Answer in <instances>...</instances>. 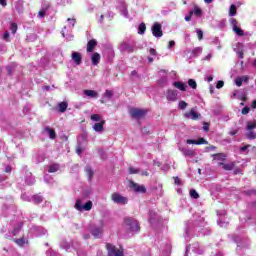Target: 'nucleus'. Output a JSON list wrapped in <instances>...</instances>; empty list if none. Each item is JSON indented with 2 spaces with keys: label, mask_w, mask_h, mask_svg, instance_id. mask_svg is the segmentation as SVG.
Listing matches in <instances>:
<instances>
[{
  "label": "nucleus",
  "mask_w": 256,
  "mask_h": 256,
  "mask_svg": "<svg viewBox=\"0 0 256 256\" xmlns=\"http://www.w3.org/2000/svg\"><path fill=\"white\" fill-rule=\"evenodd\" d=\"M75 209L77 211L83 212V211H91L93 209V202L89 200L85 204H83V201L81 199L76 200L75 203Z\"/></svg>",
  "instance_id": "f257e3e1"
},
{
  "label": "nucleus",
  "mask_w": 256,
  "mask_h": 256,
  "mask_svg": "<svg viewBox=\"0 0 256 256\" xmlns=\"http://www.w3.org/2000/svg\"><path fill=\"white\" fill-rule=\"evenodd\" d=\"M111 199L113 203H116L117 205H127V203H129V198L121 195L119 192L112 193Z\"/></svg>",
  "instance_id": "f03ea898"
},
{
  "label": "nucleus",
  "mask_w": 256,
  "mask_h": 256,
  "mask_svg": "<svg viewBox=\"0 0 256 256\" xmlns=\"http://www.w3.org/2000/svg\"><path fill=\"white\" fill-rule=\"evenodd\" d=\"M108 256H125L123 250L117 249V247L111 243L106 244Z\"/></svg>",
  "instance_id": "7ed1b4c3"
},
{
  "label": "nucleus",
  "mask_w": 256,
  "mask_h": 256,
  "mask_svg": "<svg viewBox=\"0 0 256 256\" xmlns=\"http://www.w3.org/2000/svg\"><path fill=\"white\" fill-rule=\"evenodd\" d=\"M129 113L132 119H143L147 115V110L140 108H131Z\"/></svg>",
  "instance_id": "20e7f679"
},
{
  "label": "nucleus",
  "mask_w": 256,
  "mask_h": 256,
  "mask_svg": "<svg viewBox=\"0 0 256 256\" xmlns=\"http://www.w3.org/2000/svg\"><path fill=\"white\" fill-rule=\"evenodd\" d=\"M124 223L130 227L131 231H139L141 229V227H139V222H137L134 218L126 217L124 218Z\"/></svg>",
  "instance_id": "39448f33"
},
{
  "label": "nucleus",
  "mask_w": 256,
  "mask_h": 256,
  "mask_svg": "<svg viewBox=\"0 0 256 256\" xmlns=\"http://www.w3.org/2000/svg\"><path fill=\"white\" fill-rule=\"evenodd\" d=\"M130 189H132L135 193H147V188H145L144 185H139L133 180H130Z\"/></svg>",
  "instance_id": "423d86ee"
},
{
  "label": "nucleus",
  "mask_w": 256,
  "mask_h": 256,
  "mask_svg": "<svg viewBox=\"0 0 256 256\" xmlns=\"http://www.w3.org/2000/svg\"><path fill=\"white\" fill-rule=\"evenodd\" d=\"M152 34L154 37H163V30L161 29V24L156 22L152 26Z\"/></svg>",
  "instance_id": "0eeeda50"
},
{
  "label": "nucleus",
  "mask_w": 256,
  "mask_h": 256,
  "mask_svg": "<svg viewBox=\"0 0 256 256\" xmlns=\"http://www.w3.org/2000/svg\"><path fill=\"white\" fill-rule=\"evenodd\" d=\"M185 117L186 119H192V121H197L201 117V114L197 113V111L192 108L189 112L185 113Z\"/></svg>",
  "instance_id": "6e6552de"
},
{
  "label": "nucleus",
  "mask_w": 256,
  "mask_h": 256,
  "mask_svg": "<svg viewBox=\"0 0 256 256\" xmlns=\"http://www.w3.org/2000/svg\"><path fill=\"white\" fill-rule=\"evenodd\" d=\"M188 145H207V140L205 138H199L198 140L188 139L186 140Z\"/></svg>",
  "instance_id": "1a4fd4ad"
},
{
  "label": "nucleus",
  "mask_w": 256,
  "mask_h": 256,
  "mask_svg": "<svg viewBox=\"0 0 256 256\" xmlns=\"http://www.w3.org/2000/svg\"><path fill=\"white\" fill-rule=\"evenodd\" d=\"M95 47H97V40L95 39L89 40L86 45L87 53H93L95 51Z\"/></svg>",
  "instance_id": "9d476101"
},
{
  "label": "nucleus",
  "mask_w": 256,
  "mask_h": 256,
  "mask_svg": "<svg viewBox=\"0 0 256 256\" xmlns=\"http://www.w3.org/2000/svg\"><path fill=\"white\" fill-rule=\"evenodd\" d=\"M120 48L127 53H133L135 51V47L127 42H122Z\"/></svg>",
  "instance_id": "9b49d317"
},
{
  "label": "nucleus",
  "mask_w": 256,
  "mask_h": 256,
  "mask_svg": "<svg viewBox=\"0 0 256 256\" xmlns=\"http://www.w3.org/2000/svg\"><path fill=\"white\" fill-rule=\"evenodd\" d=\"M167 101H177V90H168L166 94Z\"/></svg>",
  "instance_id": "f8f14e48"
},
{
  "label": "nucleus",
  "mask_w": 256,
  "mask_h": 256,
  "mask_svg": "<svg viewBox=\"0 0 256 256\" xmlns=\"http://www.w3.org/2000/svg\"><path fill=\"white\" fill-rule=\"evenodd\" d=\"M105 127V120H101L98 123H95L93 126L94 131H96L97 133H101L104 131Z\"/></svg>",
  "instance_id": "ddd939ff"
},
{
  "label": "nucleus",
  "mask_w": 256,
  "mask_h": 256,
  "mask_svg": "<svg viewBox=\"0 0 256 256\" xmlns=\"http://www.w3.org/2000/svg\"><path fill=\"white\" fill-rule=\"evenodd\" d=\"M72 59L74 60V63L76 65H81V63L83 61V58L81 57V53H79V52H73Z\"/></svg>",
  "instance_id": "4468645a"
},
{
  "label": "nucleus",
  "mask_w": 256,
  "mask_h": 256,
  "mask_svg": "<svg viewBox=\"0 0 256 256\" xmlns=\"http://www.w3.org/2000/svg\"><path fill=\"white\" fill-rule=\"evenodd\" d=\"M92 65H99V61H101V54L95 52L91 57Z\"/></svg>",
  "instance_id": "2eb2a0df"
},
{
  "label": "nucleus",
  "mask_w": 256,
  "mask_h": 256,
  "mask_svg": "<svg viewBox=\"0 0 256 256\" xmlns=\"http://www.w3.org/2000/svg\"><path fill=\"white\" fill-rule=\"evenodd\" d=\"M218 165H220V167H222L225 171H233V169L235 168L234 163L225 164L223 162H220L218 163Z\"/></svg>",
  "instance_id": "dca6fc26"
},
{
  "label": "nucleus",
  "mask_w": 256,
  "mask_h": 256,
  "mask_svg": "<svg viewBox=\"0 0 256 256\" xmlns=\"http://www.w3.org/2000/svg\"><path fill=\"white\" fill-rule=\"evenodd\" d=\"M22 229H23V222H19L18 225L16 227H14V229L12 231V235L14 237H17L19 235V233H21Z\"/></svg>",
  "instance_id": "f3484780"
},
{
  "label": "nucleus",
  "mask_w": 256,
  "mask_h": 256,
  "mask_svg": "<svg viewBox=\"0 0 256 256\" xmlns=\"http://www.w3.org/2000/svg\"><path fill=\"white\" fill-rule=\"evenodd\" d=\"M173 86L179 89V91H187V85L183 82L176 81L173 83Z\"/></svg>",
  "instance_id": "a211bd4d"
},
{
  "label": "nucleus",
  "mask_w": 256,
  "mask_h": 256,
  "mask_svg": "<svg viewBox=\"0 0 256 256\" xmlns=\"http://www.w3.org/2000/svg\"><path fill=\"white\" fill-rule=\"evenodd\" d=\"M83 93L87 97H92L94 99H97V97H99V94L95 90H84Z\"/></svg>",
  "instance_id": "6ab92c4d"
},
{
  "label": "nucleus",
  "mask_w": 256,
  "mask_h": 256,
  "mask_svg": "<svg viewBox=\"0 0 256 256\" xmlns=\"http://www.w3.org/2000/svg\"><path fill=\"white\" fill-rule=\"evenodd\" d=\"M46 133L49 135L51 139H57V132L51 127H45Z\"/></svg>",
  "instance_id": "aec40b11"
},
{
  "label": "nucleus",
  "mask_w": 256,
  "mask_h": 256,
  "mask_svg": "<svg viewBox=\"0 0 256 256\" xmlns=\"http://www.w3.org/2000/svg\"><path fill=\"white\" fill-rule=\"evenodd\" d=\"M67 107H69V104L67 102H60L58 104V109L60 113H65V111H67Z\"/></svg>",
  "instance_id": "412c9836"
},
{
  "label": "nucleus",
  "mask_w": 256,
  "mask_h": 256,
  "mask_svg": "<svg viewBox=\"0 0 256 256\" xmlns=\"http://www.w3.org/2000/svg\"><path fill=\"white\" fill-rule=\"evenodd\" d=\"M213 161H225V154L223 153H217V154H212Z\"/></svg>",
  "instance_id": "4be33fe9"
},
{
  "label": "nucleus",
  "mask_w": 256,
  "mask_h": 256,
  "mask_svg": "<svg viewBox=\"0 0 256 256\" xmlns=\"http://www.w3.org/2000/svg\"><path fill=\"white\" fill-rule=\"evenodd\" d=\"M103 233V227H95L92 230V235H94V237H99V235H101Z\"/></svg>",
  "instance_id": "5701e85b"
},
{
  "label": "nucleus",
  "mask_w": 256,
  "mask_h": 256,
  "mask_svg": "<svg viewBox=\"0 0 256 256\" xmlns=\"http://www.w3.org/2000/svg\"><path fill=\"white\" fill-rule=\"evenodd\" d=\"M12 241H13V243H16V245H18L19 247H23V245H25L24 237L18 238V239L13 238Z\"/></svg>",
  "instance_id": "b1692460"
},
{
  "label": "nucleus",
  "mask_w": 256,
  "mask_h": 256,
  "mask_svg": "<svg viewBox=\"0 0 256 256\" xmlns=\"http://www.w3.org/2000/svg\"><path fill=\"white\" fill-rule=\"evenodd\" d=\"M235 15H237V6L232 4L229 9V17H235Z\"/></svg>",
  "instance_id": "393cba45"
},
{
  "label": "nucleus",
  "mask_w": 256,
  "mask_h": 256,
  "mask_svg": "<svg viewBox=\"0 0 256 256\" xmlns=\"http://www.w3.org/2000/svg\"><path fill=\"white\" fill-rule=\"evenodd\" d=\"M145 31H147V26L145 25V23H141L139 26H138V34L139 35H144L145 34Z\"/></svg>",
  "instance_id": "a878e982"
},
{
  "label": "nucleus",
  "mask_w": 256,
  "mask_h": 256,
  "mask_svg": "<svg viewBox=\"0 0 256 256\" xmlns=\"http://www.w3.org/2000/svg\"><path fill=\"white\" fill-rule=\"evenodd\" d=\"M232 29H233L234 33H236V35H238V37H243V35H245V32L243 31V29L239 28V26H236Z\"/></svg>",
  "instance_id": "bb28decb"
},
{
  "label": "nucleus",
  "mask_w": 256,
  "mask_h": 256,
  "mask_svg": "<svg viewBox=\"0 0 256 256\" xmlns=\"http://www.w3.org/2000/svg\"><path fill=\"white\" fill-rule=\"evenodd\" d=\"M59 169V164H52L48 167V173H57Z\"/></svg>",
  "instance_id": "cd10ccee"
},
{
  "label": "nucleus",
  "mask_w": 256,
  "mask_h": 256,
  "mask_svg": "<svg viewBox=\"0 0 256 256\" xmlns=\"http://www.w3.org/2000/svg\"><path fill=\"white\" fill-rule=\"evenodd\" d=\"M33 202L36 205H39V203H43V197L39 194H36V195L33 196Z\"/></svg>",
  "instance_id": "c85d7f7f"
},
{
  "label": "nucleus",
  "mask_w": 256,
  "mask_h": 256,
  "mask_svg": "<svg viewBox=\"0 0 256 256\" xmlns=\"http://www.w3.org/2000/svg\"><path fill=\"white\" fill-rule=\"evenodd\" d=\"M183 155H185V157H195V151L187 149L183 151Z\"/></svg>",
  "instance_id": "c756f323"
},
{
  "label": "nucleus",
  "mask_w": 256,
  "mask_h": 256,
  "mask_svg": "<svg viewBox=\"0 0 256 256\" xmlns=\"http://www.w3.org/2000/svg\"><path fill=\"white\" fill-rule=\"evenodd\" d=\"M246 129L247 131H253V129H256V122H247Z\"/></svg>",
  "instance_id": "7c9ffc66"
},
{
  "label": "nucleus",
  "mask_w": 256,
  "mask_h": 256,
  "mask_svg": "<svg viewBox=\"0 0 256 256\" xmlns=\"http://www.w3.org/2000/svg\"><path fill=\"white\" fill-rule=\"evenodd\" d=\"M130 175H137L141 172V170H139V168H133V167H130L128 169Z\"/></svg>",
  "instance_id": "2f4dec72"
},
{
  "label": "nucleus",
  "mask_w": 256,
  "mask_h": 256,
  "mask_svg": "<svg viewBox=\"0 0 256 256\" xmlns=\"http://www.w3.org/2000/svg\"><path fill=\"white\" fill-rule=\"evenodd\" d=\"M188 85L191 87V89H197V82L194 79H189Z\"/></svg>",
  "instance_id": "473e14b6"
},
{
  "label": "nucleus",
  "mask_w": 256,
  "mask_h": 256,
  "mask_svg": "<svg viewBox=\"0 0 256 256\" xmlns=\"http://www.w3.org/2000/svg\"><path fill=\"white\" fill-rule=\"evenodd\" d=\"M190 197H192V199H199V193H197V190L191 189L190 190Z\"/></svg>",
  "instance_id": "72a5a7b5"
},
{
  "label": "nucleus",
  "mask_w": 256,
  "mask_h": 256,
  "mask_svg": "<svg viewBox=\"0 0 256 256\" xmlns=\"http://www.w3.org/2000/svg\"><path fill=\"white\" fill-rule=\"evenodd\" d=\"M86 173H87L89 179L92 180V179H93L94 172H93V169H92L90 166H88V167L86 168Z\"/></svg>",
  "instance_id": "f704fd0d"
},
{
  "label": "nucleus",
  "mask_w": 256,
  "mask_h": 256,
  "mask_svg": "<svg viewBox=\"0 0 256 256\" xmlns=\"http://www.w3.org/2000/svg\"><path fill=\"white\" fill-rule=\"evenodd\" d=\"M192 13H194V15H196V17H200V15L203 13L201 11V8H199V6H195L194 7V11H192Z\"/></svg>",
  "instance_id": "c9c22d12"
},
{
  "label": "nucleus",
  "mask_w": 256,
  "mask_h": 256,
  "mask_svg": "<svg viewBox=\"0 0 256 256\" xmlns=\"http://www.w3.org/2000/svg\"><path fill=\"white\" fill-rule=\"evenodd\" d=\"M91 121H101V115L99 114H93L90 117Z\"/></svg>",
  "instance_id": "e433bc0d"
},
{
  "label": "nucleus",
  "mask_w": 256,
  "mask_h": 256,
  "mask_svg": "<svg viewBox=\"0 0 256 256\" xmlns=\"http://www.w3.org/2000/svg\"><path fill=\"white\" fill-rule=\"evenodd\" d=\"M230 23L232 25V29H234V27H239V22H237V19L235 18H231Z\"/></svg>",
  "instance_id": "4c0bfd02"
},
{
  "label": "nucleus",
  "mask_w": 256,
  "mask_h": 256,
  "mask_svg": "<svg viewBox=\"0 0 256 256\" xmlns=\"http://www.w3.org/2000/svg\"><path fill=\"white\" fill-rule=\"evenodd\" d=\"M10 31L15 35L17 33V23H12L10 26Z\"/></svg>",
  "instance_id": "58836bf2"
},
{
  "label": "nucleus",
  "mask_w": 256,
  "mask_h": 256,
  "mask_svg": "<svg viewBox=\"0 0 256 256\" xmlns=\"http://www.w3.org/2000/svg\"><path fill=\"white\" fill-rule=\"evenodd\" d=\"M246 137H247L248 139H256L255 132L249 130V133L246 134Z\"/></svg>",
  "instance_id": "ea45409f"
},
{
  "label": "nucleus",
  "mask_w": 256,
  "mask_h": 256,
  "mask_svg": "<svg viewBox=\"0 0 256 256\" xmlns=\"http://www.w3.org/2000/svg\"><path fill=\"white\" fill-rule=\"evenodd\" d=\"M187 102H185V101H180L179 102V104H178V107H179V109H187Z\"/></svg>",
  "instance_id": "a19ab883"
},
{
  "label": "nucleus",
  "mask_w": 256,
  "mask_h": 256,
  "mask_svg": "<svg viewBox=\"0 0 256 256\" xmlns=\"http://www.w3.org/2000/svg\"><path fill=\"white\" fill-rule=\"evenodd\" d=\"M104 97H106V99H111V97H113V91L106 90Z\"/></svg>",
  "instance_id": "79ce46f5"
},
{
  "label": "nucleus",
  "mask_w": 256,
  "mask_h": 256,
  "mask_svg": "<svg viewBox=\"0 0 256 256\" xmlns=\"http://www.w3.org/2000/svg\"><path fill=\"white\" fill-rule=\"evenodd\" d=\"M196 33H197V35H198L199 41H202V39H203V30H201V29H196Z\"/></svg>",
  "instance_id": "37998d69"
},
{
  "label": "nucleus",
  "mask_w": 256,
  "mask_h": 256,
  "mask_svg": "<svg viewBox=\"0 0 256 256\" xmlns=\"http://www.w3.org/2000/svg\"><path fill=\"white\" fill-rule=\"evenodd\" d=\"M235 85H237V87H241V85H243V80L241 79V77H237L235 79Z\"/></svg>",
  "instance_id": "c03bdc74"
},
{
  "label": "nucleus",
  "mask_w": 256,
  "mask_h": 256,
  "mask_svg": "<svg viewBox=\"0 0 256 256\" xmlns=\"http://www.w3.org/2000/svg\"><path fill=\"white\" fill-rule=\"evenodd\" d=\"M249 111H251V108L249 106H246L242 109L241 113L242 115H248Z\"/></svg>",
  "instance_id": "a18cd8bd"
},
{
  "label": "nucleus",
  "mask_w": 256,
  "mask_h": 256,
  "mask_svg": "<svg viewBox=\"0 0 256 256\" xmlns=\"http://www.w3.org/2000/svg\"><path fill=\"white\" fill-rule=\"evenodd\" d=\"M224 85H225V82L223 80H220L216 84V89H223Z\"/></svg>",
  "instance_id": "49530a36"
},
{
  "label": "nucleus",
  "mask_w": 256,
  "mask_h": 256,
  "mask_svg": "<svg viewBox=\"0 0 256 256\" xmlns=\"http://www.w3.org/2000/svg\"><path fill=\"white\" fill-rule=\"evenodd\" d=\"M45 13H47L46 9H42L38 12V17L43 18L45 17Z\"/></svg>",
  "instance_id": "de8ad7c7"
},
{
  "label": "nucleus",
  "mask_w": 256,
  "mask_h": 256,
  "mask_svg": "<svg viewBox=\"0 0 256 256\" xmlns=\"http://www.w3.org/2000/svg\"><path fill=\"white\" fill-rule=\"evenodd\" d=\"M244 195H256V190H247L244 191Z\"/></svg>",
  "instance_id": "09e8293b"
},
{
  "label": "nucleus",
  "mask_w": 256,
  "mask_h": 256,
  "mask_svg": "<svg viewBox=\"0 0 256 256\" xmlns=\"http://www.w3.org/2000/svg\"><path fill=\"white\" fill-rule=\"evenodd\" d=\"M11 171H13V167H11V165L5 166V168H4L5 173H11Z\"/></svg>",
  "instance_id": "8fccbe9b"
},
{
  "label": "nucleus",
  "mask_w": 256,
  "mask_h": 256,
  "mask_svg": "<svg viewBox=\"0 0 256 256\" xmlns=\"http://www.w3.org/2000/svg\"><path fill=\"white\" fill-rule=\"evenodd\" d=\"M173 179H174L175 185H181V179H179V177L174 176Z\"/></svg>",
  "instance_id": "3c124183"
},
{
  "label": "nucleus",
  "mask_w": 256,
  "mask_h": 256,
  "mask_svg": "<svg viewBox=\"0 0 256 256\" xmlns=\"http://www.w3.org/2000/svg\"><path fill=\"white\" fill-rule=\"evenodd\" d=\"M240 78L242 79V83H249V76L245 75Z\"/></svg>",
  "instance_id": "603ef678"
},
{
  "label": "nucleus",
  "mask_w": 256,
  "mask_h": 256,
  "mask_svg": "<svg viewBox=\"0 0 256 256\" xmlns=\"http://www.w3.org/2000/svg\"><path fill=\"white\" fill-rule=\"evenodd\" d=\"M76 153L78 155H81V153H83V148L81 147V145H78L77 148H76Z\"/></svg>",
  "instance_id": "864d4df0"
},
{
  "label": "nucleus",
  "mask_w": 256,
  "mask_h": 256,
  "mask_svg": "<svg viewBox=\"0 0 256 256\" xmlns=\"http://www.w3.org/2000/svg\"><path fill=\"white\" fill-rule=\"evenodd\" d=\"M203 129L206 131V133H208V131H209V123L204 122L203 123Z\"/></svg>",
  "instance_id": "5fc2aeb1"
},
{
  "label": "nucleus",
  "mask_w": 256,
  "mask_h": 256,
  "mask_svg": "<svg viewBox=\"0 0 256 256\" xmlns=\"http://www.w3.org/2000/svg\"><path fill=\"white\" fill-rule=\"evenodd\" d=\"M149 53H150V55L155 56V55H157V50H155V48H150Z\"/></svg>",
  "instance_id": "6e6d98bb"
},
{
  "label": "nucleus",
  "mask_w": 256,
  "mask_h": 256,
  "mask_svg": "<svg viewBox=\"0 0 256 256\" xmlns=\"http://www.w3.org/2000/svg\"><path fill=\"white\" fill-rule=\"evenodd\" d=\"M171 47H175V41L171 40L168 43V49H171Z\"/></svg>",
  "instance_id": "4d7b16f0"
},
{
  "label": "nucleus",
  "mask_w": 256,
  "mask_h": 256,
  "mask_svg": "<svg viewBox=\"0 0 256 256\" xmlns=\"http://www.w3.org/2000/svg\"><path fill=\"white\" fill-rule=\"evenodd\" d=\"M192 16H193V11H190V15L185 17V21H191Z\"/></svg>",
  "instance_id": "13d9d810"
},
{
  "label": "nucleus",
  "mask_w": 256,
  "mask_h": 256,
  "mask_svg": "<svg viewBox=\"0 0 256 256\" xmlns=\"http://www.w3.org/2000/svg\"><path fill=\"white\" fill-rule=\"evenodd\" d=\"M249 147H251V145H249V144L245 145V146L240 148V151H247Z\"/></svg>",
  "instance_id": "bf43d9fd"
},
{
  "label": "nucleus",
  "mask_w": 256,
  "mask_h": 256,
  "mask_svg": "<svg viewBox=\"0 0 256 256\" xmlns=\"http://www.w3.org/2000/svg\"><path fill=\"white\" fill-rule=\"evenodd\" d=\"M237 133H239V130H234V131H230L229 135H231V137H234V135H237Z\"/></svg>",
  "instance_id": "052dcab7"
},
{
  "label": "nucleus",
  "mask_w": 256,
  "mask_h": 256,
  "mask_svg": "<svg viewBox=\"0 0 256 256\" xmlns=\"http://www.w3.org/2000/svg\"><path fill=\"white\" fill-rule=\"evenodd\" d=\"M142 177H149V172L147 170L142 171Z\"/></svg>",
  "instance_id": "680f3d73"
},
{
  "label": "nucleus",
  "mask_w": 256,
  "mask_h": 256,
  "mask_svg": "<svg viewBox=\"0 0 256 256\" xmlns=\"http://www.w3.org/2000/svg\"><path fill=\"white\" fill-rule=\"evenodd\" d=\"M0 5H2V7H7V0H0Z\"/></svg>",
  "instance_id": "e2e57ef3"
},
{
  "label": "nucleus",
  "mask_w": 256,
  "mask_h": 256,
  "mask_svg": "<svg viewBox=\"0 0 256 256\" xmlns=\"http://www.w3.org/2000/svg\"><path fill=\"white\" fill-rule=\"evenodd\" d=\"M240 100L245 103V101H247V95L243 94V95L240 97Z\"/></svg>",
  "instance_id": "0e129e2a"
},
{
  "label": "nucleus",
  "mask_w": 256,
  "mask_h": 256,
  "mask_svg": "<svg viewBox=\"0 0 256 256\" xmlns=\"http://www.w3.org/2000/svg\"><path fill=\"white\" fill-rule=\"evenodd\" d=\"M8 75H13V69L11 67H7Z\"/></svg>",
  "instance_id": "69168bd1"
},
{
  "label": "nucleus",
  "mask_w": 256,
  "mask_h": 256,
  "mask_svg": "<svg viewBox=\"0 0 256 256\" xmlns=\"http://www.w3.org/2000/svg\"><path fill=\"white\" fill-rule=\"evenodd\" d=\"M252 109H256V100L252 101V105H251Z\"/></svg>",
  "instance_id": "338daca9"
},
{
  "label": "nucleus",
  "mask_w": 256,
  "mask_h": 256,
  "mask_svg": "<svg viewBox=\"0 0 256 256\" xmlns=\"http://www.w3.org/2000/svg\"><path fill=\"white\" fill-rule=\"evenodd\" d=\"M9 37V32H4V39H7Z\"/></svg>",
  "instance_id": "774afa93"
}]
</instances>
